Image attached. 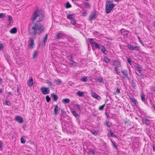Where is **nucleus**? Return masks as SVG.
<instances>
[{"label":"nucleus","instance_id":"nucleus-18","mask_svg":"<svg viewBox=\"0 0 155 155\" xmlns=\"http://www.w3.org/2000/svg\"><path fill=\"white\" fill-rule=\"evenodd\" d=\"M103 61H104L105 63H108L110 61V59L108 58L107 57L104 56V59L103 60Z\"/></svg>","mask_w":155,"mask_h":155},{"label":"nucleus","instance_id":"nucleus-10","mask_svg":"<svg viewBox=\"0 0 155 155\" xmlns=\"http://www.w3.org/2000/svg\"><path fill=\"white\" fill-rule=\"evenodd\" d=\"M112 62L114 63V64L112 65L116 66V67H120L121 65L120 62L117 60H114L113 61H112Z\"/></svg>","mask_w":155,"mask_h":155},{"label":"nucleus","instance_id":"nucleus-60","mask_svg":"<svg viewBox=\"0 0 155 155\" xmlns=\"http://www.w3.org/2000/svg\"><path fill=\"white\" fill-rule=\"evenodd\" d=\"M87 11L86 10H84L83 11V14L84 16H86L87 15Z\"/></svg>","mask_w":155,"mask_h":155},{"label":"nucleus","instance_id":"nucleus-62","mask_svg":"<svg viewBox=\"0 0 155 155\" xmlns=\"http://www.w3.org/2000/svg\"><path fill=\"white\" fill-rule=\"evenodd\" d=\"M3 48V45L2 43L0 42V50H2Z\"/></svg>","mask_w":155,"mask_h":155},{"label":"nucleus","instance_id":"nucleus-45","mask_svg":"<svg viewBox=\"0 0 155 155\" xmlns=\"http://www.w3.org/2000/svg\"><path fill=\"white\" fill-rule=\"evenodd\" d=\"M91 133L95 136H96L97 135V133L96 131L94 130H91Z\"/></svg>","mask_w":155,"mask_h":155},{"label":"nucleus","instance_id":"nucleus-57","mask_svg":"<svg viewBox=\"0 0 155 155\" xmlns=\"http://www.w3.org/2000/svg\"><path fill=\"white\" fill-rule=\"evenodd\" d=\"M120 88L118 87H117L116 91V93H117V94H119L120 93Z\"/></svg>","mask_w":155,"mask_h":155},{"label":"nucleus","instance_id":"nucleus-58","mask_svg":"<svg viewBox=\"0 0 155 155\" xmlns=\"http://www.w3.org/2000/svg\"><path fill=\"white\" fill-rule=\"evenodd\" d=\"M61 113L62 115H65L66 114V113L65 111H63L62 109L61 110Z\"/></svg>","mask_w":155,"mask_h":155},{"label":"nucleus","instance_id":"nucleus-31","mask_svg":"<svg viewBox=\"0 0 155 155\" xmlns=\"http://www.w3.org/2000/svg\"><path fill=\"white\" fill-rule=\"evenodd\" d=\"M105 125H106L108 127H110L112 125V123H110L108 121H106L104 123Z\"/></svg>","mask_w":155,"mask_h":155},{"label":"nucleus","instance_id":"nucleus-30","mask_svg":"<svg viewBox=\"0 0 155 155\" xmlns=\"http://www.w3.org/2000/svg\"><path fill=\"white\" fill-rule=\"evenodd\" d=\"M54 82L57 85H60L62 83L61 81L59 79L57 80H54Z\"/></svg>","mask_w":155,"mask_h":155},{"label":"nucleus","instance_id":"nucleus-4","mask_svg":"<svg viewBox=\"0 0 155 155\" xmlns=\"http://www.w3.org/2000/svg\"><path fill=\"white\" fill-rule=\"evenodd\" d=\"M97 17L96 12L95 10L94 12H92L91 14L89 16L88 19L90 21H92L94 19H95Z\"/></svg>","mask_w":155,"mask_h":155},{"label":"nucleus","instance_id":"nucleus-21","mask_svg":"<svg viewBox=\"0 0 155 155\" xmlns=\"http://www.w3.org/2000/svg\"><path fill=\"white\" fill-rule=\"evenodd\" d=\"M140 50V47L138 46H132L131 50H135L137 51H138Z\"/></svg>","mask_w":155,"mask_h":155},{"label":"nucleus","instance_id":"nucleus-38","mask_svg":"<svg viewBox=\"0 0 155 155\" xmlns=\"http://www.w3.org/2000/svg\"><path fill=\"white\" fill-rule=\"evenodd\" d=\"M81 81L84 82H86L87 81V77H82L81 79Z\"/></svg>","mask_w":155,"mask_h":155},{"label":"nucleus","instance_id":"nucleus-8","mask_svg":"<svg viewBox=\"0 0 155 155\" xmlns=\"http://www.w3.org/2000/svg\"><path fill=\"white\" fill-rule=\"evenodd\" d=\"M28 45L31 46L30 47H29L31 49L33 48V45H34V39L33 38H29V40L28 42Z\"/></svg>","mask_w":155,"mask_h":155},{"label":"nucleus","instance_id":"nucleus-50","mask_svg":"<svg viewBox=\"0 0 155 155\" xmlns=\"http://www.w3.org/2000/svg\"><path fill=\"white\" fill-rule=\"evenodd\" d=\"M111 140V142L112 143L113 146V148H115L116 149H117V148H118L117 147V146L114 144V143H115V142H113V141H112Z\"/></svg>","mask_w":155,"mask_h":155},{"label":"nucleus","instance_id":"nucleus-53","mask_svg":"<svg viewBox=\"0 0 155 155\" xmlns=\"http://www.w3.org/2000/svg\"><path fill=\"white\" fill-rule=\"evenodd\" d=\"M37 55V51H35L34 52L33 54V58H35L36 57Z\"/></svg>","mask_w":155,"mask_h":155},{"label":"nucleus","instance_id":"nucleus-12","mask_svg":"<svg viewBox=\"0 0 155 155\" xmlns=\"http://www.w3.org/2000/svg\"><path fill=\"white\" fill-rule=\"evenodd\" d=\"M51 96L54 101H56L58 99V96L54 93L51 94Z\"/></svg>","mask_w":155,"mask_h":155},{"label":"nucleus","instance_id":"nucleus-40","mask_svg":"<svg viewBox=\"0 0 155 155\" xmlns=\"http://www.w3.org/2000/svg\"><path fill=\"white\" fill-rule=\"evenodd\" d=\"M46 101L47 102H49L51 101V98L49 97V95H47L46 97Z\"/></svg>","mask_w":155,"mask_h":155},{"label":"nucleus","instance_id":"nucleus-35","mask_svg":"<svg viewBox=\"0 0 155 155\" xmlns=\"http://www.w3.org/2000/svg\"><path fill=\"white\" fill-rule=\"evenodd\" d=\"M135 81H136L135 80L134 81V80H133L132 81V82L133 83V84H132V87L134 89H136V83L135 82Z\"/></svg>","mask_w":155,"mask_h":155},{"label":"nucleus","instance_id":"nucleus-19","mask_svg":"<svg viewBox=\"0 0 155 155\" xmlns=\"http://www.w3.org/2000/svg\"><path fill=\"white\" fill-rule=\"evenodd\" d=\"M83 4L84 6V7L90 8L91 7L89 3L87 2H83Z\"/></svg>","mask_w":155,"mask_h":155},{"label":"nucleus","instance_id":"nucleus-32","mask_svg":"<svg viewBox=\"0 0 155 155\" xmlns=\"http://www.w3.org/2000/svg\"><path fill=\"white\" fill-rule=\"evenodd\" d=\"M8 17V23L9 24V25L10 24L12 21L13 19L12 17L10 15H9Z\"/></svg>","mask_w":155,"mask_h":155},{"label":"nucleus","instance_id":"nucleus-54","mask_svg":"<svg viewBox=\"0 0 155 155\" xmlns=\"http://www.w3.org/2000/svg\"><path fill=\"white\" fill-rule=\"evenodd\" d=\"M127 62L129 63V64H130V65H131L132 63L131 62V59L129 58H127Z\"/></svg>","mask_w":155,"mask_h":155},{"label":"nucleus","instance_id":"nucleus-24","mask_svg":"<svg viewBox=\"0 0 155 155\" xmlns=\"http://www.w3.org/2000/svg\"><path fill=\"white\" fill-rule=\"evenodd\" d=\"M62 102L64 104H67L70 103V101L69 99H64L62 101Z\"/></svg>","mask_w":155,"mask_h":155},{"label":"nucleus","instance_id":"nucleus-47","mask_svg":"<svg viewBox=\"0 0 155 155\" xmlns=\"http://www.w3.org/2000/svg\"><path fill=\"white\" fill-rule=\"evenodd\" d=\"M5 104L8 106H10L11 105V103L10 101L8 100L6 101L5 102Z\"/></svg>","mask_w":155,"mask_h":155},{"label":"nucleus","instance_id":"nucleus-33","mask_svg":"<svg viewBox=\"0 0 155 155\" xmlns=\"http://www.w3.org/2000/svg\"><path fill=\"white\" fill-rule=\"evenodd\" d=\"M87 152L88 154L91 153L93 155H94L95 154L94 150H92L91 148L90 149L89 151H87Z\"/></svg>","mask_w":155,"mask_h":155},{"label":"nucleus","instance_id":"nucleus-1","mask_svg":"<svg viewBox=\"0 0 155 155\" xmlns=\"http://www.w3.org/2000/svg\"><path fill=\"white\" fill-rule=\"evenodd\" d=\"M39 20L37 21V23H33L29 24L28 30L29 34L33 36L35 39L36 37V35H40L45 30V28L41 24L38 23L39 21L42 20L44 16V14L43 13H39Z\"/></svg>","mask_w":155,"mask_h":155},{"label":"nucleus","instance_id":"nucleus-29","mask_svg":"<svg viewBox=\"0 0 155 155\" xmlns=\"http://www.w3.org/2000/svg\"><path fill=\"white\" fill-rule=\"evenodd\" d=\"M77 95L79 97H83L84 96V93L80 91H78L77 93Z\"/></svg>","mask_w":155,"mask_h":155},{"label":"nucleus","instance_id":"nucleus-25","mask_svg":"<svg viewBox=\"0 0 155 155\" xmlns=\"http://www.w3.org/2000/svg\"><path fill=\"white\" fill-rule=\"evenodd\" d=\"M95 47L97 48H98L99 49H101L102 48V47H103V46L101 45H99L97 43L95 44Z\"/></svg>","mask_w":155,"mask_h":155},{"label":"nucleus","instance_id":"nucleus-26","mask_svg":"<svg viewBox=\"0 0 155 155\" xmlns=\"http://www.w3.org/2000/svg\"><path fill=\"white\" fill-rule=\"evenodd\" d=\"M135 67L137 68V70L140 73V71H141V69H142L141 66L138 64H137V66Z\"/></svg>","mask_w":155,"mask_h":155},{"label":"nucleus","instance_id":"nucleus-28","mask_svg":"<svg viewBox=\"0 0 155 155\" xmlns=\"http://www.w3.org/2000/svg\"><path fill=\"white\" fill-rule=\"evenodd\" d=\"M101 51L104 54H107V51L106 50L104 46H103L101 49Z\"/></svg>","mask_w":155,"mask_h":155},{"label":"nucleus","instance_id":"nucleus-22","mask_svg":"<svg viewBox=\"0 0 155 155\" xmlns=\"http://www.w3.org/2000/svg\"><path fill=\"white\" fill-rule=\"evenodd\" d=\"M63 34L61 33H59L56 35L55 37L57 39H59L62 38Z\"/></svg>","mask_w":155,"mask_h":155},{"label":"nucleus","instance_id":"nucleus-16","mask_svg":"<svg viewBox=\"0 0 155 155\" xmlns=\"http://www.w3.org/2000/svg\"><path fill=\"white\" fill-rule=\"evenodd\" d=\"M17 31V28L16 27H14V28H12L10 30V32L12 34H15L16 33Z\"/></svg>","mask_w":155,"mask_h":155},{"label":"nucleus","instance_id":"nucleus-43","mask_svg":"<svg viewBox=\"0 0 155 155\" xmlns=\"http://www.w3.org/2000/svg\"><path fill=\"white\" fill-rule=\"evenodd\" d=\"M141 97L142 101L143 102H144L145 101V95L143 94H142Z\"/></svg>","mask_w":155,"mask_h":155},{"label":"nucleus","instance_id":"nucleus-23","mask_svg":"<svg viewBox=\"0 0 155 155\" xmlns=\"http://www.w3.org/2000/svg\"><path fill=\"white\" fill-rule=\"evenodd\" d=\"M47 37H48V35L46 34V35L45 37L44 38L43 40V43H42V45H45V43H46L47 42Z\"/></svg>","mask_w":155,"mask_h":155},{"label":"nucleus","instance_id":"nucleus-48","mask_svg":"<svg viewBox=\"0 0 155 155\" xmlns=\"http://www.w3.org/2000/svg\"><path fill=\"white\" fill-rule=\"evenodd\" d=\"M5 15L3 13H0V19L1 18H4L5 17Z\"/></svg>","mask_w":155,"mask_h":155},{"label":"nucleus","instance_id":"nucleus-59","mask_svg":"<svg viewBox=\"0 0 155 155\" xmlns=\"http://www.w3.org/2000/svg\"><path fill=\"white\" fill-rule=\"evenodd\" d=\"M138 38L140 41V43L142 44V45H143V46H144V45L143 44V41H142L141 40V39H140V38L139 37H138Z\"/></svg>","mask_w":155,"mask_h":155},{"label":"nucleus","instance_id":"nucleus-20","mask_svg":"<svg viewBox=\"0 0 155 155\" xmlns=\"http://www.w3.org/2000/svg\"><path fill=\"white\" fill-rule=\"evenodd\" d=\"M143 122L145 123L146 124L149 125L150 124V121L146 118H143Z\"/></svg>","mask_w":155,"mask_h":155},{"label":"nucleus","instance_id":"nucleus-64","mask_svg":"<svg viewBox=\"0 0 155 155\" xmlns=\"http://www.w3.org/2000/svg\"><path fill=\"white\" fill-rule=\"evenodd\" d=\"M150 90L155 92V87L153 86L152 87L150 88Z\"/></svg>","mask_w":155,"mask_h":155},{"label":"nucleus","instance_id":"nucleus-56","mask_svg":"<svg viewBox=\"0 0 155 155\" xmlns=\"http://www.w3.org/2000/svg\"><path fill=\"white\" fill-rule=\"evenodd\" d=\"M6 59L9 62L10 61V56L7 55V56Z\"/></svg>","mask_w":155,"mask_h":155},{"label":"nucleus","instance_id":"nucleus-3","mask_svg":"<svg viewBox=\"0 0 155 155\" xmlns=\"http://www.w3.org/2000/svg\"><path fill=\"white\" fill-rule=\"evenodd\" d=\"M39 16L38 10L37 9L31 15L30 20L31 21L33 22L36 20V18Z\"/></svg>","mask_w":155,"mask_h":155},{"label":"nucleus","instance_id":"nucleus-17","mask_svg":"<svg viewBox=\"0 0 155 155\" xmlns=\"http://www.w3.org/2000/svg\"><path fill=\"white\" fill-rule=\"evenodd\" d=\"M110 134V136L111 137H114L115 138L117 137V135L115 134L111 130H110L109 131Z\"/></svg>","mask_w":155,"mask_h":155},{"label":"nucleus","instance_id":"nucleus-44","mask_svg":"<svg viewBox=\"0 0 155 155\" xmlns=\"http://www.w3.org/2000/svg\"><path fill=\"white\" fill-rule=\"evenodd\" d=\"M105 104H104L101 106H100L99 108V109L101 111L104 110V107H105Z\"/></svg>","mask_w":155,"mask_h":155},{"label":"nucleus","instance_id":"nucleus-9","mask_svg":"<svg viewBox=\"0 0 155 155\" xmlns=\"http://www.w3.org/2000/svg\"><path fill=\"white\" fill-rule=\"evenodd\" d=\"M15 120L20 123H22L23 122V118L20 116H17L15 117Z\"/></svg>","mask_w":155,"mask_h":155},{"label":"nucleus","instance_id":"nucleus-52","mask_svg":"<svg viewBox=\"0 0 155 155\" xmlns=\"http://www.w3.org/2000/svg\"><path fill=\"white\" fill-rule=\"evenodd\" d=\"M21 143H24L25 142V140L23 137H22L21 139Z\"/></svg>","mask_w":155,"mask_h":155},{"label":"nucleus","instance_id":"nucleus-49","mask_svg":"<svg viewBox=\"0 0 155 155\" xmlns=\"http://www.w3.org/2000/svg\"><path fill=\"white\" fill-rule=\"evenodd\" d=\"M47 83L48 84V86H52V82L49 80H47L46 81Z\"/></svg>","mask_w":155,"mask_h":155},{"label":"nucleus","instance_id":"nucleus-13","mask_svg":"<svg viewBox=\"0 0 155 155\" xmlns=\"http://www.w3.org/2000/svg\"><path fill=\"white\" fill-rule=\"evenodd\" d=\"M130 99L131 102H133L136 106H137L138 102L135 99L132 97H130Z\"/></svg>","mask_w":155,"mask_h":155},{"label":"nucleus","instance_id":"nucleus-2","mask_svg":"<svg viewBox=\"0 0 155 155\" xmlns=\"http://www.w3.org/2000/svg\"><path fill=\"white\" fill-rule=\"evenodd\" d=\"M116 5L115 4L113 3L112 0L107 1L105 4L106 13H110Z\"/></svg>","mask_w":155,"mask_h":155},{"label":"nucleus","instance_id":"nucleus-39","mask_svg":"<svg viewBox=\"0 0 155 155\" xmlns=\"http://www.w3.org/2000/svg\"><path fill=\"white\" fill-rule=\"evenodd\" d=\"M74 106L78 109L79 110L81 111V110L82 108H81V107L79 105L76 104Z\"/></svg>","mask_w":155,"mask_h":155},{"label":"nucleus","instance_id":"nucleus-5","mask_svg":"<svg viewBox=\"0 0 155 155\" xmlns=\"http://www.w3.org/2000/svg\"><path fill=\"white\" fill-rule=\"evenodd\" d=\"M41 90L44 94H49L50 91L49 88L46 87H41Z\"/></svg>","mask_w":155,"mask_h":155},{"label":"nucleus","instance_id":"nucleus-11","mask_svg":"<svg viewBox=\"0 0 155 155\" xmlns=\"http://www.w3.org/2000/svg\"><path fill=\"white\" fill-rule=\"evenodd\" d=\"M91 96L98 100H99L101 99V97L95 92L92 93Z\"/></svg>","mask_w":155,"mask_h":155},{"label":"nucleus","instance_id":"nucleus-41","mask_svg":"<svg viewBox=\"0 0 155 155\" xmlns=\"http://www.w3.org/2000/svg\"><path fill=\"white\" fill-rule=\"evenodd\" d=\"M71 23L72 25H74L76 24V21L75 19L73 18L71 20Z\"/></svg>","mask_w":155,"mask_h":155},{"label":"nucleus","instance_id":"nucleus-27","mask_svg":"<svg viewBox=\"0 0 155 155\" xmlns=\"http://www.w3.org/2000/svg\"><path fill=\"white\" fill-rule=\"evenodd\" d=\"M96 81L97 82H99L100 83H103L104 82V81L103 80V79L102 78H96L95 79Z\"/></svg>","mask_w":155,"mask_h":155},{"label":"nucleus","instance_id":"nucleus-14","mask_svg":"<svg viewBox=\"0 0 155 155\" xmlns=\"http://www.w3.org/2000/svg\"><path fill=\"white\" fill-rule=\"evenodd\" d=\"M71 112L73 115L77 119H78L79 118V115L76 113L75 111H71Z\"/></svg>","mask_w":155,"mask_h":155},{"label":"nucleus","instance_id":"nucleus-15","mask_svg":"<svg viewBox=\"0 0 155 155\" xmlns=\"http://www.w3.org/2000/svg\"><path fill=\"white\" fill-rule=\"evenodd\" d=\"M28 85L30 87H31L33 85V79L32 78H31L30 80H28Z\"/></svg>","mask_w":155,"mask_h":155},{"label":"nucleus","instance_id":"nucleus-46","mask_svg":"<svg viewBox=\"0 0 155 155\" xmlns=\"http://www.w3.org/2000/svg\"><path fill=\"white\" fill-rule=\"evenodd\" d=\"M114 69L116 71L117 74L120 75V73L119 71H118V70L119 69L118 68V67H115L114 68Z\"/></svg>","mask_w":155,"mask_h":155},{"label":"nucleus","instance_id":"nucleus-7","mask_svg":"<svg viewBox=\"0 0 155 155\" xmlns=\"http://www.w3.org/2000/svg\"><path fill=\"white\" fill-rule=\"evenodd\" d=\"M54 113L55 115H56L59 114V110H60V107H59L57 105H54Z\"/></svg>","mask_w":155,"mask_h":155},{"label":"nucleus","instance_id":"nucleus-36","mask_svg":"<svg viewBox=\"0 0 155 155\" xmlns=\"http://www.w3.org/2000/svg\"><path fill=\"white\" fill-rule=\"evenodd\" d=\"M71 7V5L68 2H67L66 4V8H69Z\"/></svg>","mask_w":155,"mask_h":155},{"label":"nucleus","instance_id":"nucleus-51","mask_svg":"<svg viewBox=\"0 0 155 155\" xmlns=\"http://www.w3.org/2000/svg\"><path fill=\"white\" fill-rule=\"evenodd\" d=\"M71 61V62L70 63V64L71 65H72L74 66H76V63L74 61L72 60Z\"/></svg>","mask_w":155,"mask_h":155},{"label":"nucleus","instance_id":"nucleus-42","mask_svg":"<svg viewBox=\"0 0 155 155\" xmlns=\"http://www.w3.org/2000/svg\"><path fill=\"white\" fill-rule=\"evenodd\" d=\"M73 15L71 14H69L67 15V18L68 19L71 20L73 19Z\"/></svg>","mask_w":155,"mask_h":155},{"label":"nucleus","instance_id":"nucleus-37","mask_svg":"<svg viewBox=\"0 0 155 155\" xmlns=\"http://www.w3.org/2000/svg\"><path fill=\"white\" fill-rule=\"evenodd\" d=\"M73 57L72 55H68L67 56V58L70 61L72 60Z\"/></svg>","mask_w":155,"mask_h":155},{"label":"nucleus","instance_id":"nucleus-6","mask_svg":"<svg viewBox=\"0 0 155 155\" xmlns=\"http://www.w3.org/2000/svg\"><path fill=\"white\" fill-rule=\"evenodd\" d=\"M123 75L124 78H127L128 80H130L129 78L128 77V72L127 70H123L121 71Z\"/></svg>","mask_w":155,"mask_h":155},{"label":"nucleus","instance_id":"nucleus-61","mask_svg":"<svg viewBox=\"0 0 155 155\" xmlns=\"http://www.w3.org/2000/svg\"><path fill=\"white\" fill-rule=\"evenodd\" d=\"M136 74L137 75H139L141 78H144V75H143V74H141L140 75H138L137 74V73H136Z\"/></svg>","mask_w":155,"mask_h":155},{"label":"nucleus","instance_id":"nucleus-55","mask_svg":"<svg viewBox=\"0 0 155 155\" xmlns=\"http://www.w3.org/2000/svg\"><path fill=\"white\" fill-rule=\"evenodd\" d=\"M127 47L130 49L131 50L132 46L131 45L128 44L127 45Z\"/></svg>","mask_w":155,"mask_h":155},{"label":"nucleus","instance_id":"nucleus-63","mask_svg":"<svg viewBox=\"0 0 155 155\" xmlns=\"http://www.w3.org/2000/svg\"><path fill=\"white\" fill-rule=\"evenodd\" d=\"M17 95H19L20 94V92L19 91V88L18 87V88L17 89Z\"/></svg>","mask_w":155,"mask_h":155},{"label":"nucleus","instance_id":"nucleus-34","mask_svg":"<svg viewBox=\"0 0 155 155\" xmlns=\"http://www.w3.org/2000/svg\"><path fill=\"white\" fill-rule=\"evenodd\" d=\"M88 40L89 42L90 43L93 44H94V45H95V44L96 43V42H95L92 38H89Z\"/></svg>","mask_w":155,"mask_h":155}]
</instances>
